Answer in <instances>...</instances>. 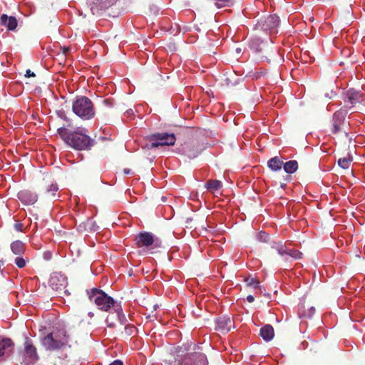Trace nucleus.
<instances>
[{
	"label": "nucleus",
	"mask_w": 365,
	"mask_h": 365,
	"mask_svg": "<svg viewBox=\"0 0 365 365\" xmlns=\"http://www.w3.org/2000/svg\"><path fill=\"white\" fill-rule=\"evenodd\" d=\"M24 354L26 363L28 365L34 364L38 360L36 348L34 346L31 339L29 337L25 338Z\"/></svg>",
	"instance_id": "9b49d317"
},
{
	"label": "nucleus",
	"mask_w": 365,
	"mask_h": 365,
	"mask_svg": "<svg viewBox=\"0 0 365 365\" xmlns=\"http://www.w3.org/2000/svg\"><path fill=\"white\" fill-rule=\"evenodd\" d=\"M282 162L277 157L271 158L267 162L268 167L273 171L279 170L282 168Z\"/></svg>",
	"instance_id": "393cba45"
},
{
	"label": "nucleus",
	"mask_w": 365,
	"mask_h": 365,
	"mask_svg": "<svg viewBox=\"0 0 365 365\" xmlns=\"http://www.w3.org/2000/svg\"><path fill=\"white\" fill-rule=\"evenodd\" d=\"M131 173V170L128 168H125L124 169V173L126 174V175H128Z\"/></svg>",
	"instance_id": "37998d69"
},
{
	"label": "nucleus",
	"mask_w": 365,
	"mask_h": 365,
	"mask_svg": "<svg viewBox=\"0 0 365 365\" xmlns=\"http://www.w3.org/2000/svg\"><path fill=\"white\" fill-rule=\"evenodd\" d=\"M232 326V321L229 317L223 316L216 319V329L222 332L230 331Z\"/></svg>",
	"instance_id": "dca6fc26"
},
{
	"label": "nucleus",
	"mask_w": 365,
	"mask_h": 365,
	"mask_svg": "<svg viewBox=\"0 0 365 365\" xmlns=\"http://www.w3.org/2000/svg\"><path fill=\"white\" fill-rule=\"evenodd\" d=\"M257 237L259 241L263 242H266L269 240V235L266 232H264V231L259 232L257 234Z\"/></svg>",
	"instance_id": "72a5a7b5"
},
{
	"label": "nucleus",
	"mask_w": 365,
	"mask_h": 365,
	"mask_svg": "<svg viewBox=\"0 0 365 365\" xmlns=\"http://www.w3.org/2000/svg\"><path fill=\"white\" fill-rule=\"evenodd\" d=\"M106 323L107 324V327L113 328L115 327V323L110 321V317L108 316L106 319Z\"/></svg>",
	"instance_id": "e433bc0d"
},
{
	"label": "nucleus",
	"mask_w": 365,
	"mask_h": 365,
	"mask_svg": "<svg viewBox=\"0 0 365 365\" xmlns=\"http://www.w3.org/2000/svg\"><path fill=\"white\" fill-rule=\"evenodd\" d=\"M344 101L346 103L350 105L349 107L348 106H346V107L351 108L357 103L363 101V96L359 91L351 88L346 92Z\"/></svg>",
	"instance_id": "4468645a"
},
{
	"label": "nucleus",
	"mask_w": 365,
	"mask_h": 365,
	"mask_svg": "<svg viewBox=\"0 0 365 365\" xmlns=\"http://www.w3.org/2000/svg\"><path fill=\"white\" fill-rule=\"evenodd\" d=\"M346 115L347 110L346 109H340L333 114L331 132L334 134L341 130V125L344 124Z\"/></svg>",
	"instance_id": "f8f14e48"
},
{
	"label": "nucleus",
	"mask_w": 365,
	"mask_h": 365,
	"mask_svg": "<svg viewBox=\"0 0 365 365\" xmlns=\"http://www.w3.org/2000/svg\"><path fill=\"white\" fill-rule=\"evenodd\" d=\"M25 76L26 77H34V76H35V73L33 71H31V70L28 69L26 71Z\"/></svg>",
	"instance_id": "4c0bfd02"
},
{
	"label": "nucleus",
	"mask_w": 365,
	"mask_h": 365,
	"mask_svg": "<svg viewBox=\"0 0 365 365\" xmlns=\"http://www.w3.org/2000/svg\"><path fill=\"white\" fill-rule=\"evenodd\" d=\"M245 282L248 287L257 289L259 287V281L253 277H248L245 279Z\"/></svg>",
	"instance_id": "c85d7f7f"
},
{
	"label": "nucleus",
	"mask_w": 365,
	"mask_h": 365,
	"mask_svg": "<svg viewBox=\"0 0 365 365\" xmlns=\"http://www.w3.org/2000/svg\"><path fill=\"white\" fill-rule=\"evenodd\" d=\"M117 0H86V4L93 15L101 16Z\"/></svg>",
	"instance_id": "1a4fd4ad"
},
{
	"label": "nucleus",
	"mask_w": 365,
	"mask_h": 365,
	"mask_svg": "<svg viewBox=\"0 0 365 365\" xmlns=\"http://www.w3.org/2000/svg\"><path fill=\"white\" fill-rule=\"evenodd\" d=\"M113 310H114V312L116 314V317L118 318V322L121 324H125L127 322V319L123 312V309H122L120 303H118L117 305H115Z\"/></svg>",
	"instance_id": "4be33fe9"
},
{
	"label": "nucleus",
	"mask_w": 365,
	"mask_h": 365,
	"mask_svg": "<svg viewBox=\"0 0 365 365\" xmlns=\"http://www.w3.org/2000/svg\"><path fill=\"white\" fill-rule=\"evenodd\" d=\"M73 112L83 120H90L95 116L93 104L86 96L77 97L72 104Z\"/></svg>",
	"instance_id": "39448f33"
},
{
	"label": "nucleus",
	"mask_w": 365,
	"mask_h": 365,
	"mask_svg": "<svg viewBox=\"0 0 365 365\" xmlns=\"http://www.w3.org/2000/svg\"><path fill=\"white\" fill-rule=\"evenodd\" d=\"M180 152L190 159L197 157L202 151V149L192 143H185L179 148Z\"/></svg>",
	"instance_id": "ddd939ff"
},
{
	"label": "nucleus",
	"mask_w": 365,
	"mask_h": 365,
	"mask_svg": "<svg viewBox=\"0 0 365 365\" xmlns=\"http://www.w3.org/2000/svg\"><path fill=\"white\" fill-rule=\"evenodd\" d=\"M215 6L217 8H222L225 6H227L231 3L232 0H215Z\"/></svg>",
	"instance_id": "473e14b6"
},
{
	"label": "nucleus",
	"mask_w": 365,
	"mask_h": 365,
	"mask_svg": "<svg viewBox=\"0 0 365 365\" xmlns=\"http://www.w3.org/2000/svg\"><path fill=\"white\" fill-rule=\"evenodd\" d=\"M14 347V343L10 339H0V357L9 354Z\"/></svg>",
	"instance_id": "6ab92c4d"
},
{
	"label": "nucleus",
	"mask_w": 365,
	"mask_h": 365,
	"mask_svg": "<svg viewBox=\"0 0 365 365\" xmlns=\"http://www.w3.org/2000/svg\"><path fill=\"white\" fill-rule=\"evenodd\" d=\"M61 49H62L63 53L65 55H66V53L69 51L70 48H69V47L63 46Z\"/></svg>",
	"instance_id": "a19ab883"
},
{
	"label": "nucleus",
	"mask_w": 365,
	"mask_h": 365,
	"mask_svg": "<svg viewBox=\"0 0 365 365\" xmlns=\"http://www.w3.org/2000/svg\"><path fill=\"white\" fill-rule=\"evenodd\" d=\"M14 263L19 268H24L26 264V259L22 257H16Z\"/></svg>",
	"instance_id": "7c9ffc66"
},
{
	"label": "nucleus",
	"mask_w": 365,
	"mask_h": 365,
	"mask_svg": "<svg viewBox=\"0 0 365 365\" xmlns=\"http://www.w3.org/2000/svg\"><path fill=\"white\" fill-rule=\"evenodd\" d=\"M11 252L16 255H21L26 250L25 244L21 240H16L11 242Z\"/></svg>",
	"instance_id": "412c9836"
},
{
	"label": "nucleus",
	"mask_w": 365,
	"mask_h": 365,
	"mask_svg": "<svg viewBox=\"0 0 365 365\" xmlns=\"http://www.w3.org/2000/svg\"><path fill=\"white\" fill-rule=\"evenodd\" d=\"M58 190V187L56 183H52L47 189V192L51 194V196L56 197V192Z\"/></svg>",
	"instance_id": "c756f323"
},
{
	"label": "nucleus",
	"mask_w": 365,
	"mask_h": 365,
	"mask_svg": "<svg viewBox=\"0 0 365 365\" xmlns=\"http://www.w3.org/2000/svg\"><path fill=\"white\" fill-rule=\"evenodd\" d=\"M135 242L138 247H144L150 251L151 253L154 252L153 250L160 248L162 246L160 239L149 232H140L135 236Z\"/></svg>",
	"instance_id": "423d86ee"
},
{
	"label": "nucleus",
	"mask_w": 365,
	"mask_h": 365,
	"mask_svg": "<svg viewBox=\"0 0 365 365\" xmlns=\"http://www.w3.org/2000/svg\"><path fill=\"white\" fill-rule=\"evenodd\" d=\"M50 287L55 291L60 292H64L66 295H70V293L66 287L68 285L67 277L61 272H54L51 274L49 279Z\"/></svg>",
	"instance_id": "9d476101"
},
{
	"label": "nucleus",
	"mask_w": 365,
	"mask_h": 365,
	"mask_svg": "<svg viewBox=\"0 0 365 365\" xmlns=\"http://www.w3.org/2000/svg\"><path fill=\"white\" fill-rule=\"evenodd\" d=\"M246 299L248 302L252 303L255 301V297L252 295H248Z\"/></svg>",
	"instance_id": "ea45409f"
},
{
	"label": "nucleus",
	"mask_w": 365,
	"mask_h": 365,
	"mask_svg": "<svg viewBox=\"0 0 365 365\" xmlns=\"http://www.w3.org/2000/svg\"><path fill=\"white\" fill-rule=\"evenodd\" d=\"M315 312V308L314 307H310L308 309L307 313H302L299 312V316L300 318L305 317V318H311Z\"/></svg>",
	"instance_id": "2f4dec72"
},
{
	"label": "nucleus",
	"mask_w": 365,
	"mask_h": 365,
	"mask_svg": "<svg viewBox=\"0 0 365 365\" xmlns=\"http://www.w3.org/2000/svg\"><path fill=\"white\" fill-rule=\"evenodd\" d=\"M69 341V336L65 329H57L48 333L41 339L43 346L48 351H55L66 347Z\"/></svg>",
	"instance_id": "7ed1b4c3"
},
{
	"label": "nucleus",
	"mask_w": 365,
	"mask_h": 365,
	"mask_svg": "<svg viewBox=\"0 0 365 365\" xmlns=\"http://www.w3.org/2000/svg\"><path fill=\"white\" fill-rule=\"evenodd\" d=\"M57 114H58V117H60L61 118L64 119V120H67V117H66V115L64 110H58L57 112Z\"/></svg>",
	"instance_id": "c9c22d12"
},
{
	"label": "nucleus",
	"mask_w": 365,
	"mask_h": 365,
	"mask_svg": "<svg viewBox=\"0 0 365 365\" xmlns=\"http://www.w3.org/2000/svg\"><path fill=\"white\" fill-rule=\"evenodd\" d=\"M351 159L349 158H342L338 160V165L343 169L349 168Z\"/></svg>",
	"instance_id": "cd10ccee"
},
{
	"label": "nucleus",
	"mask_w": 365,
	"mask_h": 365,
	"mask_svg": "<svg viewBox=\"0 0 365 365\" xmlns=\"http://www.w3.org/2000/svg\"><path fill=\"white\" fill-rule=\"evenodd\" d=\"M205 187L215 197L221 195L222 183L218 180H209L205 184Z\"/></svg>",
	"instance_id": "f3484780"
},
{
	"label": "nucleus",
	"mask_w": 365,
	"mask_h": 365,
	"mask_svg": "<svg viewBox=\"0 0 365 365\" xmlns=\"http://www.w3.org/2000/svg\"><path fill=\"white\" fill-rule=\"evenodd\" d=\"M148 139L150 142V148L174 145L176 141V137L174 133L166 132L153 133L149 136Z\"/></svg>",
	"instance_id": "0eeeda50"
},
{
	"label": "nucleus",
	"mask_w": 365,
	"mask_h": 365,
	"mask_svg": "<svg viewBox=\"0 0 365 365\" xmlns=\"http://www.w3.org/2000/svg\"><path fill=\"white\" fill-rule=\"evenodd\" d=\"M260 336L266 341H271L274 336L273 327L270 324L264 325L260 329Z\"/></svg>",
	"instance_id": "aec40b11"
},
{
	"label": "nucleus",
	"mask_w": 365,
	"mask_h": 365,
	"mask_svg": "<svg viewBox=\"0 0 365 365\" xmlns=\"http://www.w3.org/2000/svg\"><path fill=\"white\" fill-rule=\"evenodd\" d=\"M17 197L25 205H34L38 200L37 195L29 190H24L19 192Z\"/></svg>",
	"instance_id": "2eb2a0df"
},
{
	"label": "nucleus",
	"mask_w": 365,
	"mask_h": 365,
	"mask_svg": "<svg viewBox=\"0 0 365 365\" xmlns=\"http://www.w3.org/2000/svg\"><path fill=\"white\" fill-rule=\"evenodd\" d=\"M88 316H89L90 317H92L93 316V314L92 312H89V313H88Z\"/></svg>",
	"instance_id": "c03bdc74"
},
{
	"label": "nucleus",
	"mask_w": 365,
	"mask_h": 365,
	"mask_svg": "<svg viewBox=\"0 0 365 365\" xmlns=\"http://www.w3.org/2000/svg\"><path fill=\"white\" fill-rule=\"evenodd\" d=\"M0 23L9 31H14L18 24L16 17L12 16H9L4 14L0 17Z\"/></svg>",
	"instance_id": "a211bd4d"
},
{
	"label": "nucleus",
	"mask_w": 365,
	"mask_h": 365,
	"mask_svg": "<svg viewBox=\"0 0 365 365\" xmlns=\"http://www.w3.org/2000/svg\"><path fill=\"white\" fill-rule=\"evenodd\" d=\"M14 228L18 232H22L23 230V224L21 222H17L14 225Z\"/></svg>",
	"instance_id": "f704fd0d"
},
{
	"label": "nucleus",
	"mask_w": 365,
	"mask_h": 365,
	"mask_svg": "<svg viewBox=\"0 0 365 365\" xmlns=\"http://www.w3.org/2000/svg\"><path fill=\"white\" fill-rule=\"evenodd\" d=\"M196 345L190 344L183 345L177 351L175 362L178 365H207L205 354L196 351Z\"/></svg>",
	"instance_id": "f03ea898"
},
{
	"label": "nucleus",
	"mask_w": 365,
	"mask_h": 365,
	"mask_svg": "<svg viewBox=\"0 0 365 365\" xmlns=\"http://www.w3.org/2000/svg\"><path fill=\"white\" fill-rule=\"evenodd\" d=\"M83 130L86 131V129L70 131L64 127H61L58 128L57 133L66 144L74 149L88 150L93 145V140L88 135L83 133Z\"/></svg>",
	"instance_id": "f257e3e1"
},
{
	"label": "nucleus",
	"mask_w": 365,
	"mask_h": 365,
	"mask_svg": "<svg viewBox=\"0 0 365 365\" xmlns=\"http://www.w3.org/2000/svg\"><path fill=\"white\" fill-rule=\"evenodd\" d=\"M279 24V17L276 15H269L261 18L255 25V29L261 30L265 33H276Z\"/></svg>",
	"instance_id": "6e6552de"
},
{
	"label": "nucleus",
	"mask_w": 365,
	"mask_h": 365,
	"mask_svg": "<svg viewBox=\"0 0 365 365\" xmlns=\"http://www.w3.org/2000/svg\"><path fill=\"white\" fill-rule=\"evenodd\" d=\"M287 252V257H288V259L291 257L294 259H301L302 256V253L297 250L288 249Z\"/></svg>",
	"instance_id": "bb28decb"
},
{
	"label": "nucleus",
	"mask_w": 365,
	"mask_h": 365,
	"mask_svg": "<svg viewBox=\"0 0 365 365\" xmlns=\"http://www.w3.org/2000/svg\"><path fill=\"white\" fill-rule=\"evenodd\" d=\"M273 248L277 250V253L282 257L284 260L288 261V257H287L288 248L280 242L273 246Z\"/></svg>",
	"instance_id": "a878e982"
},
{
	"label": "nucleus",
	"mask_w": 365,
	"mask_h": 365,
	"mask_svg": "<svg viewBox=\"0 0 365 365\" xmlns=\"http://www.w3.org/2000/svg\"><path fill=\"white\" fill-rule=\"evenodd\" d=\"M109 365H123V361L119 360V359H116L115 361H113V362H111Z\"/></svg>",
	"instance_id": "58836bf2"
},
{
	"label": "nucleus",
	"mask_w": 365,
	"mask_h": 365,
	"mask_svg": "<svg viewBox=\"0 0 365 365\" xmlns=\"http://www.w3.org/2000/svg\"><path fill=\"white\" fill-rule=\"evenodd\" d=\"M51 253H45L44 254V259L48 260L51 259Z\"/></svg>",
	"instance_id": "79ce46f5"
},
{
	"label": "nucleus",
	"mask_w": 365,
	"mask_h": 365,
	"mask_svg": "<svg viewBox=\"0 0 365 365\" xmlns=\"http://www.w3.org/2000/svg\"><path fill=\"white\" fill-rule=\"evenodd\" d=\"M262 43V41L260 38L255 37L252 38L249 41V46L251 49H252L255 52L261 51V45Z\"/></svg>",
	"instance_id": "b1692460"
},
{
	"label": "nucleus",
	"mask_w": 365,
	"mask_h": 365,
	"mask_svg": "<svg viewBox=\"0 0 365 365\" xmlns=\"http://www.w3.org/2000/svg\"><path fill=\"white\" fill-rule=\"evenodd\" d=\"M91 302H93L97 307L103 312H108L112 308H115L118 304L111 297L108 296L101 289L93 288L88 292Z\"/></svg>",
	"instance_id": "20e7f679"
},
{
	"label": "nucleus",
	"mask_w": 365,
	"mask_h": 365,
	"mask_svg": "<svg viewBox=\"0 0 365 365\" xmlns=\"http://www.w3.org/2000/svg\"><path fill=\"white\" fill-rule=\"evenodd\" d=\"M284 170L287 173L292 174L297 171L298 163L296 160H289L284 164Z\"/></svg>",
	"instance_id": "5701e85b"
}]
</instances>
